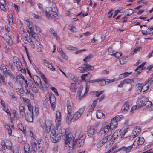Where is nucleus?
<instances>
[{
  "mask_svg": "<svg viewBox=\"0 0 153 153\" xmlns=\"http://www.w3.org/2000/svg\"><path fill=\"white\" fill-rule=\"evenodd\" d=\"M55 122L57 131L56 134L54 126L51 120H46L45 122H42L40 123V126L43 129H45L46 133H49L51 131V139L52 142L54 143L60 141L62 136L61 126V114L59 111H57L56 113Z\"/></svg>",
  "mask_w": 153,
  "mask_h": 153,
  "instance_id": "nucleus-1",
  "label": "nucleus"
},
{
  "mask_svg": "<svg viewBox=\"0 0 153 153\" xmlns=\"http://www.w3.org/2000/svg\"><path fill=\"white\" fill-rule=\"evenodd\" d=\"M30 136L31 137V142L30 144L31 147H37V145L38 144L39 149L44 147L43 141L42 139H40L37 141L32 131L30 132Z\"/></svg>",
  "mask_w": 153,
  "mask_h": 153,
  "instance_id": "nucleus-2",
  "label": "nucleus"
},
{
  "mask_svg": "<svg viewBox=\"0 0 153 153\" xmlns=\"http://www.w3.org/2000/svg\"><path fill=\"white\" fill-rule=\"evenodd\" d=\"M129 129V128L128 127L124 131H122L121 130L118 129L112 135L110 134L109 136H110L111 142H113L118 137L120 136L121 137H123L125 134Z\"/></svg>",
  "mask_w": 153,
  "mask_h": 153,
  "instance_id": "nucleus-3",
  "label": "nucleus"
},
{
  "mask_svg": "<svg viewBox=\"0 0 153 153\" xmlns=\"http://www.w3.org/2000/svg\"><path fill=\"white\" fill-rule=\"evenodd\" d=\"M86 109V107L84 106L81 107L78 111L75 112L74 114L72 117H71L70 119V123L71 122H74L76 121L79 118L83 113Z\"/></svg>",
  "mask_w": 153,
  "mask_h": 153,
  "instance_id": "nucleus-4",
  "label": "nucleus"
},
{
  "mask_svg": "<svg viewBox=\"0 0 153 153\" xmlns=\"http://www.w3.org/2000/svg\"><path fill=\"white\" fill-rule=\"evenodd\" d=\"M80 137V131H78L75 132L74 135L73 139L72 141V140L70 141V144H71V145H70L69 146L70 147H69V150H70V148H71L72 152H74L75 150V146L76 144V140L79 139Z\"/></svg>",
  "mask_w": 153,
  "mask_h": 153,
  "instance_id": "nucleus-5",
  "label": "nucleus"
},
{
  "mask_svg": "<svg viewBox=\"0 0 153 153\" xmlns=\"http://www.w3.org/2000/svg\"><path fill=\"white\" fill-rule=\"evenodd\" d=\"M1 145L2 149L4 150L8 149L12 151L13 149L12 144L9 140H3L1 142Z\"/></svg>",
  "mask_w": 153,
  "mask_h": 153,
  "instance_id": "nucleus-6",
  "label": "nucleus"
},
{
  "mask_svg": "<svg viewBox=\"0 0 153 153\" xmlns=\"http://www.w3.org/2000/svg\"><path fill=\"white\" fill-rule=\"evenodd\" d=\"M70 131L68 128H66L65 130V137L64 139L65 144L64 145V149H66V148L67 146V144H70L71 140H72V138L70 137L69 134Z\"/></svg>",
  "mask_w": 153,
  "mask_h": 153,
  "instance_id": "nucleus-7",
  "label": "nucleus"
},
{
  "mask_svg": "<svg viewBox=\"0 0 153 153\" xmlns=\"http://www.w3.org/2000/svg\"><path fill=\"white\" fill-rule=\"evenodd\" d=\"M33 80L35 83L39 87L40 89L43 90V87L40 78L37 75H34L33 76Z\"/></svg>",
  "mask_w": 153,
  "mask_h": 153,
  "instance_id": "nucleus-8",
  "label": "nucleus"
},
{
  "mask_svg": "<svg viewBox=\"0 0 153 153\" xmlns=\"http://www.w3.org/2000/svg\"><path fill=\"white\" fill-rule=\"evenodd\" d=\"M144 139L143 137H141L137 138L133 142V144L134 146H137L143 144L144 142Z\"/></svg>",
  "mask_w": 153,
  "mask_h": 153,
  "instance_id": "nucleus-9",
  "label": "nucleus"
},
{
  "mask_svg": "<svg viewBox=\"0 0 153 153\" xmlns=\"http://www.w3.org/2000/svg\"><path fill=\"white\" fill-rule=\"evenodd\" d=\"M67 107V112L66 121L68 124H69L70 119L71 118V117H72L71 114L72 113V110L71 106H68Z\"/></svg>",
  "mask_w": 153,
  "mask_h": 153,
  "instance_id": "nucleus-10",
  "label": "nucleus"
},
{
  "mask_svg": "<svg viewBox=\"0 0 153 153\" xmlns=\"http://www.w3.org/2000/svg\"><path fill=\"white\" fill-rule=\"evenodd\" d=\"M87 134L88 136L90 137H92L97 133L96 130L94 127L90 125H88L87 127Z\"/></svg>",
  "mask_w": 153,
  "mask_h": 153,
  "instance_id": "nucleus-11",
  "label": "nucleus"
},
{
  "mask_svg": "<svg viewBox=\"0 0 153 153\" xmlns=\"http://www.w3.org/2000/svg\"><path fill=\"white\" fill-rule=\"evenodd\" d=\"M134 82L133 79H126L121 81L120 84L118 85V87L119 88H122L125 84H128Z\"/></svg>",
  "mask_w": 153,
  "mask_h": 153,
  "instance_id": "nucleus-12",
  "label": "nucleus"
},
{
  "mask_svg": "<svg viewBox=\"0 0 153 153\" xmlns=\"http://www.w3.org/2000/svg\"><path fill=\"white\" fill-rule=\"evenodd\" d=\"M133 145H131L127 147L123 146L120 148V149H121L120 151V153H128L131 151Z\"/></svg>",
  "mask_w": 153,
  "mask_h": 153,
  "instance_id": "nucleus-13",
  "label": "nucleus"
},
{
  "mask_svg": "<svg viewBox=\"0 0 153 153\" xmlns=\"http://www.w3.org/2000/svg\"><path fill=\"white\" fill-rule=\"evenodd\" d=\"M33 113H27L25 114L24 117L26 120L28 122H33Z\"/></svg>",
  "mask_w": 153,
  "mask_h": 153,
  "instance_id": "nucleus-14",
  "label": "nucleus"
},
{
  "mask_svg": "<svg viewBox=\"0 0 153 153\" xmlns=\"http://www.w3.org/2000/svg\"><path fill=\"white\" fill-rule=\"evenodd\" d=\"M140 131L141 130L140 127L138 126L136 127L133 130L131 137L133 138H135L140 133Z\"/></svg>",
  "mask_w": 153,
  "mask_h": 153,
  "instance_id": "nucleus-15",
  "label": "nucleus"
},
{
  "mask_svg": "<svg viewBox=\"0 0 153 153\" xmlns=\"http://www.w3.org/2000/svg\"><path fill=\"white\" fill-rule=\"evenodd\" d=\"M97 103V100H96L93 101V102L92 103L91 106V107L88 111L87 114V116H89L91 114L92 112L94 110V109Z\"/></svg>",
  "mask_w": 153,
  "mask_h": 153,
  "instance_id": "nucleus-16",
  "label": "nucleus"
},
{
  "mask_svg": "<svg viewBox=\"0 0 153 153\" xmlns=\"http://www.w3.org/2000/svg\"><path fill=\"white\" fill-rule=\"evenodd\" d=\"M143 104L146 108L149 109V111L153 110V103L152 104L151 102L149 101H146L144 102Z\"/></svg>",
  "mask_w": 153,
  "mask_h": 153,
  "instance_id": "nucleus-17",
  "label": "nucleus"
},
{
  "mask_svg": "<svg viewBox=\"0 0 153 153\" xmlns=\"http://www.w3.org/2000/svg\"><path fill=\"white\" fill-rule=\"evenodd\" d=\"M144 87V84L142 83H139L136 85V88L135 93L136 94H139L143 88Z\"/></svg>",
  "mask_w": 153,
  "mask_h": 153,
  "instance_id": "nucleus-18",
  "label": "nucleus"
},
{
  "mask_svg": "<svg viewBox=\"0 0 153 153\" xmlns=\"http://www.w3.org/2000/svg\"><path fill=\"white\" fill-rule=\"evenodd\" d=\"M118 123L117 121H116L113 118L111 119L110 123V126L112 130H114L118 126Z\"/></svg>",
  "mask_w": 153,
  "mask_h": 153,
  "instance_id": "nucleus-19",
  "label": "nucleus"
},
{
  "mask_svg": "<svg viewBox=\"0 0 153 153\" xmlns=\"http://www.w3.org/2000/svg\"><path fill=\"white\" fill-rule=\"evenodd\" d=\"M85 138V135L83 134L78 139L77 146L79 147H81L84 144V142Z\"/></svg>",
  "mask_w": 153,
  "mask_h": 153,
  "instance_id": "nucleus-20",
  "label": "nucleus"
},
{
  "mask_svg": "<svg viewBox=\"0 0 153 153\" xmlns=\"http://www.w3.org/2000/svg\"><path fill=\"white\" fill-rule=\"evenodd\" d=\"M14 65H16L18 69L21 72L24 73L25 72V68H23L22 63L20 61L15 63Z\"/></svg>",
  "mask_w": 153,
  "mask_h": 153,
  "instance_id": "nucleus-21",
  "label": "nucleus"
},
{
  "mask_svg": "<svg viewBox=\"0 0 153 153\" xmlns=\"http://www.w3.org/2000/svg\"><path fill=\"white\" fill-rule=\"evenodd\" d=\"M111 128L110 126L109 125L105 126L103 128L104 133L108 136L111 134Z\"/></svg>",
  "mask_w": 153,
  "mask_h": 153,
  "instance_id": "nucleus-22",
  "label": "nucleus"
},
{
  "mask_svg": "<svg viewBox=\"0 0 153 153\" xmlns=\"http://www.w3.org/2000/svg\"><path fill=\"white\" fill-rule=\"evenodd\" d=\"M20 115L22 117H24L25 114L24 105L23 104H20L19 106Z\"/></svg>",
  "mask_w": 153,
  "mask_h": 153,
  "instance_id": "nucleus-23",
  "label": "nucleus"
},
{
  "mask_svg": "<svg viewBox=\"0 0 153 153\" xmlns=\"http://www.w3.org/2000/svg\"><path fill=\"white\" fill-rule=\"evenodd\" d=\"M83 90V88H80L77 93L76 98L78 100H81L83 98L85 97V96H83V95H81V93L82 92Z\"/></svg>",
  "mask_w": 153,
  "mask_h": 153,
  "instance_id": "nucleus-24",
  "label": "nucleus"
},
{
  "mask_svg": "<svg viewBox=\"0 0 153 153\" xmlns=\"http://www.w3.org/2000/svg\"><path fill=\"white\" fill-rule=\"evenodd\" d=\"M48 98H49L50 103L55 102H56V99L54 95L52 93L48 94Z\"/></svg>",
  "mask_w": 153,
  "mask_h": 153,
  "instance_id": "nucleus-25",
  "label": "nucleus"
},
{
  "mask_svg": "<svg viewBox=\"0 0 153 153\" xmlns=\"http://www.w3.org/2000/svg\"><path fill=\"white\" fill-rule=\"evenodd\" d=\"M129 102L128 101L125 102L123 105L122 107L121 110L124 111H127L129 109Z\"/></svg>",
  "mask_w": 153,
  "mask_h": 153,
  "instance_id": "nucleus-26",
  "label": "nucleus"
},
{
  "mask_svg": "<svg viewBox=\"0 0 153 153\" xmlns=\"http://www.w3.org/2000/svg\"><path fill=\"white\" fill-rule=\"evenodd\" d=\"M110 138V136L108 135L107 136H106L105 138L102 139L100 141V143L103 144L107 142L108 141L109 143L110 144H111V142Z\"/></svg>",
  "mask_w": 153,
  "mask_h": 153,
  "instance_id": "nucleus-27",
  "label": "nucleus"
},
{
  "mask_svg": "<svg viewBox=\"0 0 153 153\" xmlns=\"http://www.w3.org/2000/svg\"><path fill=\"white\" fill-rule=\"evenodd\" d=\"M23 39L27 41L29 43H30L32 41L31 39L30 36H29L26 32L24 31V33L23 34Z\"/></svg>",
  "mask_w": 153,
  "mask_h": 153,
  "instance_id": "nucleus-28",
  "label": "nucleus"
},
{
  "mask_svg": "<svg viewBox=\"0 0 153 153\" xmlns=\"http://www.w3.org/2000/svg\"><path fill=\"white\" fill-rule=\"evenodd\" d=\"M52 10V9L51 7H49L46 8L45 11H44V12H45L46 16L47 17L51 16V13Z\"/></svg>",
  "mask_w": 153,
  "mask_h": 153,
  "instance_id": "nucleus-29",
  "label": "nucleus"
},
{
  "mask_svg": "<svg viewBox=\"0 0 153 153\" xmlns=\"http://www.w3.org/2000/svg\"><path fill=\"white\" fill-rule=\"evenodd\" d=\"M96 117L99 119H102L105 118L104 114L100 111H97L96 112Z\"/></svg>",
  "mask_w": 153,
  "mask_h": 153,
  "instance_id": "nucleus-30",
  "label": "nucleus"
},
{
  "mask_svg": "<svg viewBox=\"0 0 153 153\" xmlns=\"http://www.w3.org/2000/svg\"><path fill=\"white\" fill-rule=\"evenodd\" d=\"M30 146L27 143H25L24 144V153H29Z\"/></svg>",
  "mask_w": 153,
  "mask_h": 153,
  "instance_id": "nucleus-31",
  "label": "nucleus"
},
{
  "mask_svg": "<svg viewBox=\"0 0 153 153\" xmlns=\"http://www.w3.org/2000/svg\"><path fill=\"white\" fill-rule=\"evenodd\" d=\"M27 31L30 35L31 36L32 38H34L35 37L36 34L34 31L33 28H29Z\"/></svg>",
  "mask_w": 153,
  "mask_h": 153,
  "instance_id": "nucleus-32",
  "label": "nucleus"
},
{
  "mask_svg": "<svg viewBox=\"0 0 153 153\" xmlns=\"http://www.w3.org/2000/svg\"><path fill=\"white\" fill-rule=\"evenodd\" d=\"M83 65L85 66L86 71L87 70H92L94 68L93 66H92L88 64H85Z\"/></svg>",
  "mask_w": 153,
  "mask_h": 153,
  "instance_id": "nucleus-33",
  "label": "nucleus"
},
{
  "mask_svg": "<svg viewBox=\"0 0 153 153\" xmlns=\"http://www.w3.org/2000/svg\"><path fill=\"white\" fill-rule=\"evenodd\" d=\"M98 83L101 86H103L107 84L106 80L101 78L99 79Z\"/></svg>",
  "mask_w": 153,
  "mask_h": 153,
  "instance_id": "nucleus-34",
  "label": "nucleus"
},
{
  "mask_svg": "<svg viewBox=\"0 0 153 153\" xmlns=\"http://www.w3.org/2000/svg\"><path fill=\"white\" fill-rule=\"evenodd\" d=\"M119 62L121 65H123L126 63L127 62L126 58L125 57H123L119 59Z\"/></svg>",
  "mask_w": 153,
  "mask_h": 153,
  "instance_id": "nucleus-35",
  "label": "nucleus"
},
{
  "mask_svg": "<svg viewBox=\"0 0 153 153\" xmlns=\"http://www.w3.org/2000/svg\"><path fill=\"white\" fill-rule=\"evenodd\" d=\"M0 69L4 74H6V72L7 70L6 66L4 64H1L0 67Z\"/></svg>",
  "mask_w": 153,
  "mask_h": 153,
  "instance_id": "nucleus-36",
  "label": "nucleus"
},
{
  "mask_svg": "<svg viewBox=\"0 0 153 153\" xmlns=\"http://www.w3.org/2000/svg\"><path fill=\"white\" fill-rule=\"evenodd\" d=\"M5 128L7 131L9 135L10 136H11L12 134V129L7 124L5 125Z\"/></svg>",
  "mask_w": 153,
  "mask_h": 153,
  "instance_id": "nucleus-37",
  "label": "nucleus"
},
{
  "mask_svg": "<svg viewBox=\"0 0 153 153\" xmlns=\"http://www.w3.org/2000/svg\"><path fill=\"white\" fill-rule=\"evenodd\" d=\"M16 90L18 94L20 96H22V94L23 93V90L21 86L17 88Z\"/></svg>",
  "mask_w": 153,
  "mask_h": 153,
  "instance_id": "nucleus-38",
  "label": "nucleus"
},
{
  "mask_svg": "<svg viewBox=\"0 0 153 153\" xmlns=\"http://www.w3.org/2000/svg\"><path fill=\"white\" fill-rule=\"evenodd\" d=\"M22 99L23 101L27 106H29L31 104L30 100L28 98L23 97Z\"/></svg>",
  "mask_w": 153,
  "mask_h": 153,
  "instance_id": "nucleus-39",
  "label": "nucleus"
},
{
  "mask_svg": "<svg viewBox=\"0 0 153 153\" xmlns=\"http://www.w3.org/2000/svg\"><path fill=\"white\" fill-rule=\"evenodd\" d=\"M5 83V77L1 74H0V86L2 85V84Z\"/></svg>",
  "mask_w": 153,
  "mask_h": 153,
  "instance_id": "nucleus-40",
  "label": "nucleus"
},
{
  "mask_svg": "<svg viewBox=\"0 0 153 153\" xmlns=\"http://www.w3.org/2000/svg\"><path fill=\"white\" fill-rule=\"evenodd\" d=\"M6 74L8 75L10 77V78L13 79L15 78L14 75L12 73L10 70H7L6 72Z\"/></svg>",
  "mask_w": 153,
  "mask_h": 153,
  "instance_id": "nucleus-41",
  "label": "nucleus"
},
{
  "mask_svg": "<svg viewBox=\"0 0 153 153\" xmlns=\"http://www.w3.org/2000/svg\"><path fill=\"white\" fill-rule=\"evenodd\" d=\"M17 127L20 131L24 133L25 132L24 127L22 124L20 123H18L17 125Z\"/></svg>",
  "mask_w": 153,
  "mask_h": 153,
  "instance_id": "nucleus-42",
  "label": "nucleus"
},
{
  "mask_svg": "<svg viewBox=\"0 0 153 153\" xmlns=\"http://www.w3.org/2000/svg\"><path fill=\"white\" fill-rule=\"evenodd\" d=\"M77 89V87L76 84L75 83L71 84L70 87V90L73 91H75Z\"/></svg>",
  "mask_w": 153,
  "mask_h": 153,
  "instance_id": "nucleus-43",
  "label": "nucleus"
},
{
  "mask_svg": "<svg viewBox=\"0 0 153 153\" xmlns=\"http://www.w3.org/2000/svg\"><path fill=\"white\" fill-rule=\"evenodd\" d=\"M123 117V116L122 115H117L113 118L118 122V121L121 120Z\"/></svg>",
  "mask_w": 153,
  "mask_h": 153,
  "instance_id": "nucleus-44",
  "label": "nucleus"
},
{
  "mask_svg": "<svg viewBox=\"0 0 153 153\" xmlns=\"http://www.w3.org/2000/svg\"><path fill=\"white\" fill-rule=\"evenodd\" d=\"M146 30L147 34L151 36L153 34V27L149 28Z\"/></svg>",
  "mask_w": 153,
  "mask_h": 153,
  "instance_id": "nucleus-45",
  "label": "nucleus"
},
{
  "mask_svg": "<svg viewBox=\"0 0 153 153\" xmlns=\"http://www.w3.org/2000/svg\"><path fill=\"white\" fill-rule=\"evenodd\" d=\"M65 47L67 49L70 50H76L78 49L76 47H74L70 45H66L65 46Z\"/></svg>",
  "mask_w": 153,
  "mask_h": 153,
  "instance_id": "nucleus-46",
  "label": "nucleus"
},
{
  "mask_svg": "<svg viewBox=\"0 0 153 153\" xmlns=\"http://www.w3.org/2000/svg\"><path fill=\"white\" fill-rule=\"evenodd\" d=\"M108 50L109 54L112 56H113L114 53L115 52V51L113 50L112 48L111 47L109 48L108 49Z\"/></svg>",
  "mask_w": 153,
  "mask_h": 153,
  "instance_id": "nucleus-47",
  "label": "nucleus"
},
{
  "mask_svg": "<svg viewBox=\"0 0 153 153\" xmlns=\"http://www.w3.org/2000/svg\"><path fill=\"white\" fill-rule=\"evenodd\" d=\"M77 70L80 73H84L86 71L85 66L84 67H79L77 68Z\"/></svg>",
  "mask_w": 153,
  "mask_h": 153,
  "instance_id": "nucleus-48",
  "label": "nucleus"
},
{
  "mask_svg": "<svg viewBox=\"0 0 153 153\" xmlns=\"http://www.w3.org/2000/svg\"><path fill=\"white\" fill-rule=\"evenodd\" d=\"M47 67L50 70L53 71H55V68L53 66L52 62L50 63L48 65H47Z\"/></svg>",
  "mask_w": 153,
  "mask_h": 153,
  "instance_id": "nucleus-49",
  "label": "nucleus"
},
{
  "mask_svg": "<svg viewBox=\"0 0 153 153\" xmlns=\"http://www.w3.org/2000/svg\"><path fill=\"white\" fill-rule=\"evenodd\" d=\"M0 4V8L1 10L4 12H6L7 10L5 6L6 3H1Z\"/></svg>",
  "mask_w": 153,
  "mask_h": 153,
  "instance_id": "nucleus-50",
  "label": "nucleus"
},
{
  "mask_svg": "<svg viewBox=\"0 0 153 153\" xmlns=\"http://www.w3.org/2000/svg\"><path fill=\"white\" fill-rule=\"evenodd\" d=\"M41 76L42 78L45 82V84H47L48 83V82L47 81V78H46L44 74H43L42 73L41 74Z\"/></svg>",
  "mask_w": 153,
  "mask_h": 153,
  "instance_id": "nucleus-51",
  "label": "nucleus"
},
{
  "mask_svg": "<svg viewBox=\"0 0 153 153\" xmlns=\"http://www.w3.org/2000/svg\"><path fill=\"white\" fill-rule=\"evenodd\" d=\"M50 30L51 33L53 35V36L57 38V33L56 32L55 30L53 28H50Z\"/></svg>",
  "mask_w": 153,
  "mask_h": 153,
  "instance_id": "nucleus-52",
  "label": "nucleus"
},
{
  "mask_svg": "<svg viewBox=\"0 0 153 153\" xmlns=\"http://www.w3.org/2000/svg\"><path fill=\"white\" fill-rule=\"evenodd\" d=\"M122 55V53L121 52H115L113 56H115L117 58H118Z\"/></svg>",
  "mask_w": 153,
  "mask_h": 153,
  "instance_id": "nucleus-53",
  "label": "nucleus"
},
{
  "mask_svg": "<svg viewBox=\"0 0 153 153\" xmlns=\"http://www.w3.org/2000/svg\"><path fill=\"white\" fill-rule=\"evenodd\" d=\"M153 82V76H152L151 77L148 79V80L145 81V82L146 84L148 85V84H151Z\"/></svg>",
  "mask_w": 153,
  "mask_h": 153,
  "instance_id": "nucleus-54",
  "label": "nucleus"
},
{
  "mask_svg": "<svg viewBox=\"0 0 153 153\" xmlns=\"http://www.w3.org/2000/svg\"><path fill=\"white\" fill-rule=\"evenodd\" d=\"M24 76L21 74L17 75L16 76V81H19V79H24Z\"/></svg>",
  "mask_w": 153,
  "mask_h": 153,
  "instance_id": "nucleus-55",
  "label": "nucleus"
},
{
  "mask_svg": "<svg viewBox=\"0 0 153 153\" xmlns=\"http://www.w3.org/2000/svg\"><path fill=\"white\" fill-rule=\"evenodd\" d=\"M6 65L8 67H10L11 68H13V64L8 61H6Z\"/></svg>",
  "mask_w": 153,
  "mask_h": 153,
  "instance_id": "nucleus-56",
  "label": "nucleus"
},
{
  "mask_svg": "<svg viewBox=\"0 0 153 153\" xmlns=\"http://www.w3.org/2000/svg\"><path fill=\"white\" fill-rule=\"evenodd\" d=\"M28 87L29 86L30 88L34 85L33 84L32 81L30 79H28Z\"/></svg>",
  "mask_w": 153,
  "mask_h": 153,
  "instance_id": "nucleus-57",
  "label": "nucleus"
},
{
  "mask_svg": "<svg viewBox=\"0 0 153 153\" xmlns=\"http://www.w3.org/2000/svg\"><path fill=\"white\" fill-rule=\"evenodd\" d=\"M69 29L72 32H76V28L74 26L72 25L70 26V27L69 28Z\"/></svg>",
  "mask_w": 153,
  "mask_h": 153,
  "instance_id": "nucleus-58",
  "label": "nucleus"
},
{
  "mask_svg": "<svg viewBox=\"0 0 153 153\" xmlns=\"http://www.w3.org/2000/svg\"><path fill=\"white\" fill-rule=\"evenodd\" d=\"M6 42L8 44L10 45H11L13 44L12 40L9 36H8V38L6 40Z\"/></svg>",
  "mask_w": 153,
  "mask_h": 153,
  "instance_id": "nucleus-59",
  "label": "nucleus"
},
{
  "mask_svg": "<svg viewBox=\"0 0 153 153\" xmlns=\"http://www.w3.org/2000/svg\"><path fill=\"white\" fill-rule=\"evenodd\" d=\"M38 44L39 45V48H38V51L39 52L42 51V50L43 48V46L41 44V42H38Z\"/></svg>",
  "mask_w": 153,
  "mask_h": 153,
  "instance_id": "nucleus-60",
  "label": "nucleus"
},
{
  "mask_svg": "<svg viewBox=\"0 0 153 153\" xmlns=\"http://www.w3.org/2000/svg\"><path fill=\"white\" fill-rule=\"evenodd\" d=\"M61 55L63 59H65V60H67L68 59V57L66 55V54L63 52L61 54Z\"/></svg>",
  "mask_w": 153,
  "mask_h": 153,
  "instance_id": "nucleus-61",
  "label": "nucleus"
},
{
  "mask_svg": "<svg viewBox=\"0 0 153 153\" xmlns=\"http://www.w3.org/2000/svg\"><path fill=\"white\" fill-rule=\"evenodd\" d=\"M30 89L33 92L35 93H37L38 92V89L36 87L34 86V85L31 87Z\"/></svg>",
  "mask_w": 153,
  "mask_h": 153,
  "instance_id": "nucleus-62",
  "label": "nucleus"
},
{
  "mask_svg": "<svg viewBox=\"0 0 153 153\" xmlns=\"http://www.w3.org/2000/svg\"><path fill=\"white\" fill-rule=\"evenodd\" d=\"M51 90L53 91L56 94V95L57 96H59V94L58 93L57 89L54 87H51Z\"/></svg>",
  "mask_w": 153,
  "mask_h": 153,
  "instance_id": "nucleus-63",
  "label": "nucleus"
},
{
  "mask_svg": "<svg viewBox=\"0 0 153 153\" xmlns=\"http://www.w3.org/2000/svg\"><path fill=\"white\" fill-rule=\"evenodd\" d=\"M37 147H31V153H36Z\"/></svg>",
  "mask_w": 153,
  "mask_h": 153,
  "instance_id": "nucleus-64",
  "label": "nucleus"
}]
</instances>
